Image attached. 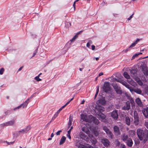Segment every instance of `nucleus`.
<instances>
[{"mask_svg":"<svg viewBox=\"0 0 148 148\" xmlns=\"http://www.w3.org/2000/svg\"><path fill=\"white\" fill-rule=\"evenodd\" d=\"M138 137L140 141L145 143L148 139V131L147 130H144L138 129L137 131Z\"/></svg>","mask_w":148,"mask_h":148,"instance_id":"f257e3e1","label":"nucleus"},{"mask_svg":"<svg viewBox=\"0 0 148 148\" xmlns=\"http://www.w3.org/2000/svg\"><path fill=\"white\" fill-rule=\"evenodd\" d=\"M110 86V83L107 82H105L103 87V91L106 93L108 92L109 91H110L111 88Z\"/></svg>","mask_w":148,"mask_h":148,"instance_id":"f03ea898","label":"nucleus"},{"mask_svg":"<svg viewBox=\"0 0 148 148\" xmlns=\"http://www.w3.org/2000/svg\"><path fill=\"white\" fill-rule=\"evenodd\" d=\"M133 117L134 119V124L136 125H138L139 122V120L138 113L136 111H134V112Z\"/></svg>","mask_w":148,"mask_h":148,"instance_id":"7ed1b4c3","label":"nucleus"},{"mask_svg":"<svg viewBox=\"0 0 148 148\" xmlns=\"http://www.w3.org/2000/svg\"><path fill=\"white\" fill-rule=\"evenodd\" d=\"M29 98L27 100L25 101L23 103L20 105L18 107L14 108V110H15L16 109H19L21 107H22V108H25L27 106V104L29 102Z\"/></svg>","mask_w":148,"mask_h":148,"instance_id":"20e7f679","label":"nucleus"},{"mask_svg":"<svg viewBox=\"0 0 148 148\" xmlns=\"http://www.w3.org/2000/svg\"><path fill=\"white\" fill-rule=\"evenodd\" d=\"M95 109L98 112L97 113H101L104 111L105 109L103 107L99 104H97L95 106Z\"/></svg>","mask_w":148,"mask_h":148,"instance_id":"39448f33","label":"nucleus"},{"mask_svg":"<svg viewBox=\"0 0 148 148\" xmlns=\"http://www.w3.org/2000/svg\"><path fill=\"white\" fill-rule=\"evenodd\" d=\"M103 130L105 131L108 137L111 139L113 138V135L110 130L106 126L103 127Z\"/></svg>","mask_w":148,"mask_h":148,"instance_id":"423d86ee","label":"nucleus"},{"mask_svg":"<svg viewBox=\"0 0 148 148\" xmlns=\"http://www.w3.org/2000/svg\"><path fill=\"white\" fill-rule=\"evenodd\" d=\"M16 119H14L11 121L2 124L1 125L2 126H7L13 125L15 123Z\"/></svg>","mask_w":148,"mask_h":148,"instance_id":"0eeeda50","label":"nucleus"},{"mask_svg":"<svg viewBox=\"0 0 148 148\" xmlns=\"http://www.w3.org/2000/svg\"><path fill=\"white\" fill-rule=\"evenodd\" d=\"M101 142L106 147H108L110 145V142L109 140L108 139L105 138L102 139Z\"/></svg>","mask_w":148,"mask_h":148,"instance_id":"6e6552de","label":"nucleus"},{"mask_svg":"<svg viewBox=\"0 0 148 148\" xmlns=\"http://www.w3.org/2000/svg\"><path fill=\"white\" fill-rule=\"evenodd\" d=\"M135 101L136 104L137 105V106L140 107H142L143 106V105L142 102L139 98H137L135 99Z\"/></svg>","mask_w":148,"mask_h":148,"instance_id":"1a4fd4ad","label":"nucleus"},{"mask_svg":"<svg viewBox=\"0 0 148 148\" xmlns=\"http://www.w3.org/2000/svg\"><path fill=\"white\" fill-rule=\"evenodd\" d=\"M130 108V106L129 101H127L125 105L123 107V109L124 110H128Z\"/></svg>","mask_w":148,"mask_h":148,"instance_id":"9d476101","label":"nucleus"},{"mask_svg":"<svg viewBox=\"0 0 148 148\" xmlns=\"http://www.w3.org/2000/svg\"><path fill=\"white\" fill-rule=\"evenodd\" d=\"M111 116L115 120H116L118 118V115L117 113V111L115 110L113 111L111 114Z\"/></svg>","mask_w":148,"mask_h":148,"instance_id":"9b49d317","label":"nucleus"},{"mask_svg":"<svg viewBox=\"0 0 148 148\" xmlns=\"http://www.w3.org/2000/svg\"><path fill=\"white\" fill-rule=\"evenodd\" d=\"M137 69H134L130 70L131 76L133 77H135L136 76Z\"/></svg>","mask_w":148,"mask_h":148,"instance_id":"f8f14e48","label":"nucleus"},{"mask_svg":"<svg viewBox=\"0 0 148 148\" xmlns=\"http://www.w3.org/2000/svg\"><path fill=\"white\" fill-rule=\"evenodd\" d=\"M142 112L144 116L146 118H148V107L143 110Z\"/></svg>","mask_w":148,"mask_h":148,"instance_id":"ddd939ff","label":"nucleus"},{"mask_svg":"<svg viewBox=\"0 0 148 148\" xmlns=\"http://www.w3.org/2000/svg\"><path fill=\"white\" fill-rule=\"evenodd\" d=\"M113 129L114 131L116 134L119 135L120 134L119 127L118 126L115 125Z\"/></svg>","mask_w":148,"mask_h":148,"instance_id":"4468645a","label":"nucleus"},{"mask_svg":"<svg viewBox=\"0 0 148 148\" xmlns=\"http://www.w3.org/2000/svg\"><path fill=\"white\" fill-rule=\"evenodd\" d=\"M81 119H82L84 121L87 122L88 121V118L86 114H81Z\"/></svg>","mask_w":148,"mask_h":148,"instance_id":"2eb2a0df","label":"nucleus"},{"mask_svg":"<svg viewBox=\"0 0 148 148\" xmlns=\"http://www.w3.org/2000/svg\"><path fill=\"white\" fill-rule=\"evenodd\" d=\"M79 135L80 137L82 139L86 140L87 138V136L82 132H79Z\"/></svg>","mask_w":148,"mask_h":148,"instance_id":"dca6fc26","label":"nucleus"},{"mask_svg":"<svg viewBox=\"0 0 148 148\" xmlns=\"http://www.w3.org/2000/svg\"><path fill=\"white\" fill-rule=\"evenodd\" d=\"M127 145L130 147H131L133 144V142L131 139L128 138L127 141Z\"/></svg>","mask_w":148,"mask_h":148,"instance_id":"f3484780","label":"nucleus"},{"mask_svg":"<svg viewBox=\"0 0 148 148\" xmlns=\"http://www.w3.org/2000/svg\"><path fill=\"white\" fill-rule=\"evenodd\" d=\"M130 103L132 107H134L135 106V103L134 99L132 97H130L129 98Z\"/></svg>","mask_w":148,"mask_h":148,"instance_id":"a211bd4d","label":"nucleus"},{"mask_svg":"<svg viewBox=\"0 0 148 148\" xmlns=\"http://www.w3.org/2000/svg\"><path fill=\"white\" fill-rule=\"evenodd\" d=\"M75 145L79 148H84L85 146L82 145L79 143V141L77 140V142L75 143Z\"/></svg>","mask_w":148,"mask_h":148,"instance_id":"6ab92c4d","label":"nucleus"},{"mask_svg":"<svg viewBox=\"0 0 148 148\" xmlns=\"http://www.w3.org/2000/svg\"><path fill=\"white\" fill-rule=\"evenodd\" d=\"M95 118V117L92 115H89L88 117V121L87 122L89 123L93 122Z\"/></svg>","mask_w":148,"mask_h":148,"instance_id":"aec40b11","label":"nucleus"},{"mask_svg":"<svg viewBox=\"0 0 148 148\" xmlns=\"http://www.w3.org/2000/svg\"><path fill=\"white\" fill-rule=\"evenodd\" d=\"M66 140V138L64 136H62L60 140L59 145H61L63 144L65 142Z\"/></svg>","mask_w":148,"mask_h":148,"instance_id":"412c9836","label":"nucleus"},{"mask_svg":"<svg viewBox=\"0 0 148 148\" xmlns=\"http://www.w3.org/2000/svg\"><path fill=\"white\" fill-rule=\"evenodd\" d=\"M73 127L72 126L71 127L70 129L67 132V134L66 135V136L68 137L70 139H71V137L70 136L71 132V130L73 129Z\"/></svg>","mask_w":148,"mask_h":148,"instance_id":"4be33fe9","label":"nucleus"},{"mask_svg":"<svg viewBox=\"0 0 148 148\" xmlns=\"http://www.w3.org/2000/svg\"><path fill=\"white\" fill-rule=\"evenodd\" d=\"M125 121L126 124L129 125L130 123V120L129 117L128 116H126L125 118Z\"/></svg>","mask_w":148,"mask_h":148,"instance_id":"5701e85b","label":"nucleus"},{"mask_svg":"<svg viewBox=\"0 0 148 148\" xmlns=\"http://www.w3.org/2000/svg\"><path fill=\"white\" fill-rule=\"evenodd\" d=\"M142 71L144 75L146 76L148 75V70L146 68H142Z\"/></svg>","mask_w":148,"mask_h":148,"instance_id":"b1692460","label":"nucleus"},{"mask_svg":"<svg viewBox=\"0 0 148 148\" xmlns=\"http://www.w3.org/2000/svg\"><path fill=\"white\" fill-rule=\"evenodd\" d=\"M127 138L128 136L125 134H123L121 137L122 140L124 141H126V140H127Z\"/></svg>","mask_w":148,"mask_h":148,"instance_id":"393cba45","label":"nucleus"},{"mask_svg":"<svg viewBox=\"0 0 148 148\" xmlns=\"http://www.w3.org/2000/svg\"><path fill=\"white\" fill-rule=\"evenodd\" d=\"M72 120V117L70 116L69 118V121L68 123V128H69L71 125Z\"/></svg>","mask_w":148,"mask_h":148,"instance_id":"a878e982","label":"nucleus"},{"mask_svg":"<svg viewBox=\"0 0 148 148\" xmlns=\"http://www.w3.org/2000/svg\"><path fill=\"white\" fill-rule=\"evenodd\" d=\"M98 115L99 116V118L102 119H104L106 117V116L102 112L101 113H98Z\"/></svg>","mask_w":148,"mask_h":148,"instance_id":"bb28decb","label":"nucleus"},{"mask_svg":"<svg viewBox=\"0 0 148 148\" xmlns=\"http://www.w3.org/2000/svg\"><path fill=\"white\" fill-rule=\"evenodd\" d=\"M134 91L136 93L139 94H141L142 92L141 90L138 88L135 89Z\"/></svg>","mask_w":148,"mask_h":148,"instance_id":"cd10ccee","label":"nucleus"},{"mask_svg":"<svg viewBox=\"0 0 148 148\" xmlns=\"http://www.w3.org/2000/svg\"><path fill=\"white\" fill-rule=\"evenodd\" d=\"M82 130L87 134L89 133V131L87 128L86 127H84L82 128Z\"/></svg>","mask_w":148,"mask_h":148,"instance_id":"c85d7f7f","label":"nucleus"},{"mask_svg":"<svg viewBox=\"0 0 148 148\" xmlns=\"http://www.w3.org/2000/svg\"><path fill=\"white\" fill-rule=\"evenodd\" d=\"M17 132H18V133L17 134L18 135H20L21 134L26 133L24 129H22L21 130H20L18 131Z\"/></svg>","mask_w":148,"mask_h":148,"instance_id":"c756f323","label":"nucleus"},{"mask_svg":"<svg viewBox=\"0 0 148 148\" xmlns=\"http://www.w3.org/2000/svg\"><path fill=\"white\" fill-rule=\"evenodd\" d=\"M123 76L127 79H130V76L128 74L127 72H124L123 73Z\"/></svg>","mask_w":148,"mask_h":148,"instance_id":"7c9ffc66","label":"nucleus"},{"mask_svg":"<svg viewBox=\"0 0 148 148\" xmlns=\"http://www.w3.org/2000/svg\"><path fill=\"white\" fill-rule=\"evenodd\" d=\"M93 122L95 124L97 125L99 123V121L95 117L93 121Z\"/></svg>","mask_w":148,"mask_h":148,"instance_id":"2f4dec72","label":"nucleus"},{"mask_svg":"<svg viewBox=\"0 0 148 148\" xmlns=\"http://www.w3.org/2000/svg\"><path fill=\"white\" fill-rule=\"evenodd\" d=\"M31 129V126L30 125H28L27 127L24 129V130L27 133Z\"/></svg>","mask_w":148,"mask_h":148,"instance_id":"473e14b6","label":"nucleus"},{"mask_svg":"<svg viewBox=\"0 0 148 148\" xmlns=\"http://www.w3.org/2000/svg\"><path fill=\"white\" fill-rule=\"evenodd\" d=\"M98 103L100 104H102L103 105V104H105V101L104 100L102 99H100L98 101Z\"/></svg>","mask_w":148,"mask_h":148,"instance_id":"72a5a7b5","label":"nucleus"},{"mask_svg":"<svg viewBox=\"0 0 148 148\" xmlns=\"http://www.w3.org/2000/svg\"><path fill=\"white\" fill-rule=\"evenodd\" d=\"M115 91L117 94H121L122 93V91L120 90V88H119L118 89L116 90H115Z\"/></svg>","mask_w":148,"mask_h":148,"instance_id":"f704fd0d","label":"nucleus"},{"mask_svg":"<svg viewBox=\"0 0 148 148\" xmlns=\"http://www.w3.org/2000/svg\"><path fill=\"white\" fill-rule=\"evenodd\" d=\"M113 86L115 90H116L120 88L119 87V86L117 85L116 84H114V85Z\"/></svg>","mask_w":148,"mask_h":148,"instance_id":"c9c22d12","label":"nucleus"},{"mask_svg":"<svg viewBox=\"0 0 148 148\" xmlns=\"http://www.w3.org/2000/svg\"><path fill=\"white\" fill-rule=\"evenodd\" d=\"M92 44V42L91 40H89V42H88L86 44V47H89L90 46V45L91 44Z\"/></svg>","mask_w":148,"mask_h":148,"instance_id":"e433bc0d","label":"nucleus"},{"mask_svg":"<svg viewBox=\"0 0 148 148\" xmlns=\"http://www.w3.org/2000/svg\"><path fill=\"white\" fill-rule=\"evenodd\" d=\"M78 37V35H77L76 34L73 37V38L70 40V41L71 42H73Z\"/></svg>","mask_w":148,"mask_h":148,"instance_id":"4c0bfd02","label":"nucleus"},{"mask_svg":"<svg viewBox=\"0 0 148 148\" xmlns=\"http://www.w3.org/2000/svg\"><path fill=\"white\" fill-rule=\"evenodd\" d=\"M78 37V35H77L76 34L73 37V38L70 40V41L71 42H73Z\"/></svg>","mask_w":148,"mask_h":148,"instance_id":"58836bf2","label":"nucleus"},{"mask_svg":"<svg viewBox=\"0 0 148 148\" xmlns=\"http://www.w3.org/2000/svg\"><path fill=\"white\" fill-rule=\"evenodd\" d=\"M78 37V35H77L76 34L73 37V38L70 40V41L71 42H73Z\"/></svg>","mask_w":148,"mask_h":148,"instance_id":"ea45409f","label":"nucleus"},{"mask_svg":"<svg viewBox=\"0 0 148 148\" xmlns=\"http://www.w3.org/2000/svg\"><path fill=\"white\" fill-rule=\"evenodd\" d=\"M58 114L57 113V112L55 114H54L53 116L52 117L51 120H53L57 116Z\"/></svg>","mask_w":148,"mask_h":148,"instance_id":"a19ab883","label":"nucleus"},{"mask_svg":"<svg viewBox=\"0 0 148 148\" xmlns=\"http://www.w3.org/2000/svg\"><path fill=\"white\" fill-rule=\"evenodd\" d=\"M91 141L92 144H95L97 142V140L95 138H94L93 139H91Z\"/></svg>","mask_w":148,"mask_h":148,"instance_id":"79ce46f5","label":"nucleus"},{"mask_svg":"<svg viewBox=\"0 0 148 148\" xmlns=\"http://www.w3.org/2000/svg\"><path fill=\"white\" fill-rule=\"evenodd\" d=\"M94 134L95 136H98L99 135V132L97 131H94Z\"/></svg>","mask_w":148,"mask_h":148,"instance_id":"37998d69","label":"nucleus"},{"mask_svg":"<svg viewBox=\"0 0 148 148\" xmlns=\"http://www.w3.org/2000/svg\"><path fill=\"white\" fill-rule=\"evenodd\" d=\"M35 79L38 82L41 80V79L39 78V76H37L35 77Z\"/></svg>","mask_w":148,"mask_h":148,"instance_id":"c03bdc74","label":"nucleus"},{"mask_svg":"<svg viewBox=\"0 0 148 148\" xmlns=\"http://www.w3.org/2000/svg\"><path fill=\"white\" fill-rule=\"evenodd\" d=\"M38 50V48H37L34 51V52L33 54V56L32 57V58L34 56H35V55L37 53V52Z\"/></svg>","mask_w":148,"mask_h":148,"instance_id":"a18cd8bd","label":"nucleus"},{"mask_svg":"<svg viewBox=\"0 0 148 148\" xmlns=\"http://www.w3.org/2000/svg\"><path fill=\"white\" fill-rule=\"evenodd\" d=\"M4 71V69L3 68L1 69L0 70V74L2 75Z\"/></svg>","mask_w":148,"mask_h":148,"instance_id":"49530a36","label":"nucleus"},{"mask_svg":"<svg viewBox=\"0 0 148 148\" xmlns=\"http://www.w3.org/2000/svg\"><path fill=\"white\" fill-rule=\"evenodd\" d=\"M64 108V106H62L59 110L57 111V112L59 114L60 112Z\"/></svg>","mask_w":148,"mask_h":148,"instance_id":"de8ad7c7","label":"nucleus"},{"mask_svg":"<svg viewBox=\"0 0 148 148\" xmlns=\"http://www.w3.org/2000/svg\"><path fill=\"white\" fill-rule=\"evenodd\" d=\"M138 55L139 54H138L137 53L134 54L132 57V60L134 59L135 57L138 56Z\"/></svg>","mask_w":148,"mask_h":148,"instance_id":"09e8293b","label":"nucleus"},{"mask_svg":"<svg viewBox=\"0 0 148 148\" xmlns=\"http://www.w3.org/2000/svg\"><path fill=\"white\" fill-rule=\"evenodd\" d=\"M136 44L135 42L133 43L129 47V48L132 47H134Z\"/></svg>","mask_w":148,"mask_h":148,"instance_id":"8fccbe9b","label":"nucleus"},{"mask_svg":"<svg viewBox=\"0 0 148 148\" xmlns=\"http://www.w3.org/2000/svg\"><path fill=\"white\" fill-rule=\"evenodd\" d=\"M71 26V23L70 22H67L66 24V27H68Z\"/></svg>","mask_w":148,"mask_h":148,"instance_id":"3c124183","label":"nucleus"},{"mask_svg":"<svg viewBox=\"0 0 148 148\" xmlns=\"http://www.w3.org/2000/svg\"><path fill=\"white\" fill-rule=\"evenodd\" d=\"M127 82H126L125 81H124L123 80L122 81L121 84H122L123 85L125 86Z\"/></svg>","mask_w":148,"mask_h":148,"instance_id":"603ef678","label":"nucleus"},{"mask_svg":"<svg viewBox=\"0 0 148 148\" xmlns=\"http://www.w3.org/2000/svg\"><path fill=\"white\" fill-rule=\"evenodd\" d=\"M125 86L129 89H130V88L131 87L130 86L129 84H128L127 83H126V84L125 85Z\"/></svg>","mask_w":148,"mask_h":148,"instance_id":"864d4df0","label":"nucleus"},{"mask_svg":"<svg viewBox=\"0 0 148 148\" xmlns=\"http://www.w3.org/2000/svg\"><path fill=\"white\" fill-rule=\"evenodd\" d=\"M145 125L146 127L148 129V122H145Z\"/></svg>","mask_w":148,"mask_h":148,"instance_id":"5fc2aeb1","label":"nucleus"},{"mask_svg":"<svg viewBox=\"0 0 148 148\" xmlns=\"http://www.w3.org/2000/svg\"><path fill=\"white\" fill-rule=\"evenodd\" d=\"M62 132V131L61 130H60L59 131H58V132H57L56 133V134L57 135H60V133Z\"/></svg>","mask_w":148,"mask_h":148,"instance_id":"6e6d98bb","label":"nucleus"},{"mask_svg":"<svg viewBox=\"0 0 148 148\" xmlns=\"http://www.w3.org/2000/svg\"><path fill=\"white\" fill-rule=\"evenodd\" d=\"M6 143H7V144L8 145H10L11 144H12L14 142V141L12 142H8L7 141L6 142Z\"/></svg>","mask_w":148,"mask_h":148,"instance_id":"4d7b16f0","label":"nucleus"},{"mask_svg":"<svg viewBox=\"0 0 148 148\" xmlns=\"http://www.w3.org/2000/svg\"><path fill=\"white\" fill-rule=\"evenodd\" d=\"M123 80L122 79V78H120L118 79V80L117 82H119L121 83L122 81Z\"/></svg>","mask_w":148,"mask_h":148,"instance_id":"13d9d810","label":"nucleus"},{"mask_svg":"<svg viewBox=\"0 0 148 148\" xmlns=\"http://www.w3.org/2000/svg\"><path fill=\"white\" fill-rule=\"evenodd\" d=\"M138 82H139V84L140 85H142L143 84V83L139 79H138Z\"/></svg>","mask_w":148,"mask_h":148,"instance_id":"bf43d9fd","label":"nucleus"},{"mask_svg":"<svg viewBox=\"0 0 148 148\" xmlns=\"http://www.w3.org/2000/svg\"><path fill=\"white\" fill-rule=\"evenodd\" d=\"M133 14H133L132 15L130 16V17L127 18L128 20H130L132 18V16H133Z\"/></svg>","mask_w":148,"mask_h":148,"instance_id":"052dcab7","label":"nucleus"},{"mask_svg":"<svg viewBox=\"0 0 148 148\" xmlns=\"http://www.w3.org/2000/svg\"><path fill=\"white\" fill-rule=\"evenodd\" d=\"M129 50V48H127L125 50H124L123 51V52H124L125 53H126Z\"/></svg>","mask_w":148,"mask_h":148,"instance_id":"680f3d73","label":"nucleus"},{"mask_svg":"<svg viewBox=\"0 0 148 148\" xmlns=\"http://www.w3.org/2000/svg\"><path fill=\"white\" fill-rule=\"evenodd\" d=\"M91 47H92V50H94L95 49V46H94V45H92L91 46Z\"/></svg>","mask_w":148,"mask_h":148,"instance_id":"e2e57ef3","label":"nucleus"},{"mask_svg":"<svg viewBox=\"0 0 148 148\" xmlns=\"http://www.w3.org/2000/svg\"><path fill=\"white\" fill-rule=\"evenodd\" d=\"M99 86H97V91L96 92H99Z\"/></svg>","mask_w":148,"mask_h":148,"instance_id":"0e129e2a","label":"nucleus"},{"mask_svg":"<svg viewBox=\"0 0 148 148\" xmlns=\"http://www.w3.org/2000/svg\"><path fill=\"white\" fill-rule=\"evenodd\" d=\"M71 101H69L67 102L65 105L63 106L65 107L66 105H67Z\"/></svg>","mask_w":148,"mask_h":148,"instance_id":"69168bd1","label":"nucleus"},{"mask_svg":"<svg viewBox=\"0 0 148 148\" xmlns=\"http://www.w3.org/2000/svg\"><path fill=\"white\" fill-rule=\"evenodd\" d=\"M71 101H69L67 102L65 105L63 106L65 107L66 105H67Z\"/></svg>","mask_w":148,"mask_h":148,"instance_id":"338daca9","label":"nucleus"},{"mask_svg":"<svg viewBox=\"0 0 148 148\" xmlns=\"http://www.w3.org/2000/svg\"><path fill=\"white\" fill-rule=\"evenodd\" d=\"M116 144L117 146H119L120 144L119 142V141H117Z\"/></svg>","mask_w":148,"mask_h":148,"instance_id":"774afa93","label":"nucleus"}]
</instances>
